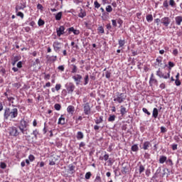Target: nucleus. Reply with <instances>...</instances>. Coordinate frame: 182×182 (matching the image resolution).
I'll list each match as a JSON object with an SVG mask.
<instances>
[{"label":"nucleus","instance_id":"obj_9","mask_svg":"<svg viewBox=\"0 0 182 182\" xmlns=\"http://www.w3.org/2000/svg\"><path fill=\"white\" fill-rule=\"evenodd\" d=\"M156 76L160 77V79H170V71H168L166 75H164L160 68H159L156 71Z\"/></svg>","mask_w":182,"mask_h":182},{"label":"nucleus","instance_id":"obj_42","mask_svg":"<svg viewBox=\"0 0 182 182\" xmlns=\"http://www.w3.org/2000/svg\"><path fill=\"white\" fill-rule=\"evenodd\" d=\"M54 109L59 112V110L62 109V106L60 105V104H55Z\"/></svg>","mask_w":182,"mask_h":182},{"label":"nucleus","instance_id":"obj_46","mask_svg":"<svg viewBox=\"0 0 182 182\" xmlns=\"http://www.w3.org/2000/svg\"><path fill=\"white\" fill-rule=\"evenodd\" d=\"M116 120V115H110L108 118V122H114Z\"/></svg>","mask_w":182,"mask_h":182},{"label":"nucleus","instance_id":"obj_29","mask_svg":"<svg viewBox=\"0 0 182 182\" xmlns=\"http://www.w3.org/2000/svg\"><path fill=\"white\" fill-rule=\"evenodd\" d=\"M86 16V11H85L82 9H80V12L78 14L79 18H85Z\"/></svg>","mask_w":182,"mask_h":182},{"label":"nucleus","instance_id":"obj_52","mask_svg":"<svg viewBox=\"0 0 182 182\" xmlns=\"http://www.w3.org/2000/svg\"><path fill=\"white\" fill-rule=\"evenodd\" d=\"M28 160L30 161H35V156H33V155H32V154H30L29 156H28Z\"/></svg>","mask_w":182,"mask_h":182},{"label":"nucleus","instance_id":"obj_2","mask_svg":"<svg viewBox=\"0 0 182 182\" xmlns=\"http://www.w3.org/2000/svg\"><path fill=\"white\" fill-rule=\"evenodd\" d=\"M21 134H28V129L29 128V123L23 118L19 122V125L17 127Z\"/></svg>","mask_w":182,"mask_h":182},{"label":"nucleus","instance_id":"obj_7","mask_svg":"<svg viewBox=\"0 0 182 182\" xmlns=\"http://www.w3.org/2000/svg\"><path fill=\"white\" fill-rule=\"evenodd\" d=\"M149 86L152 87V86H159V81L157 79H156V77H154V73H151L150 78H149Z\"/></svg>","mask_w":182,"mask_h":182},{"label":"nucleus","instance_id":"obj_41","mask_svg":"<svg viewBox=\"0 0 182 182\" xmlns=\"http://www.w3.org/2000/svg\"><path fill=\"white\" fill-rule=\"evenodd\" d=\"M13 87H15L16 89H19L22 85H21V82H15L12 84Z\"/></svg>","mask_w":182,"mask_h":182},{"label":"nucleus","instance_id":"obj_4","mask_svg":"<svg viewBox=\"0 0 182 182\" xmlns=\"http://www.w3.org/2000/svg\"><path fill=\"white\" fill-rule=\"evenodd\" d=\"M19 128L15 127V126H11L9 127L7 129V133H9V136L10 137H19L21 136V134H22L21 132H19Z\"/></svg>","mask_w":182,"mask_h":182},{"label":"nucleus","instance_id":"obj_61","mask_svg":"<svg viewBox=\"0 0 182 182\" xmlns=\"http://www.w3.org/2000/svg\"><path fill=\"white\" fill-rule=\"evenodd\" d=\"M178 146V145L177 144H173L171 145L172 150H173V151L177 150Z\"/></svg>","mask_w":182,"mask_h":182},{"label":"nucleus","instance_id":"obj_48","mask_svg":"<svg viewBox=\"0 0 182 182\" xmlns=\"http://www.w3.org/2000/svg\"><path fill=\"white\" fill-rule=\"evenodd\" d=\"M85 177L86 180H89L90 178V177H92V173L91 172H87L85 173Z\"/></svg>","mask_w":182,"mask_h":182},{"label":"nucleus","instance_id":"obj_21","mask_svg":"<svg viewBox=\"0 0 182 182\" xmlns=\"http://www.w3.org/2000/svg\"><path fill=\"white\" fill-rule=\"evenodd\" d=\"M164 163H167V156H160V157H159V164H164Z\"/></svg>","mask_w":182,"mask_h":182},{"label":"nucleus","instance_id":"obj_26","mask_svg":"<svg viewBox=\"0 0 182 182\" xmlns=\"http://www.w3.org/2000/svg\"><path fill=\"white\" fill-rule=\"evenodd\" d=\"M95 124H100V123H103V116L99 117V118H96L95 119Z\"/></svg>","mask_w":182,"mask_h":182},{"label":"nucleus","instance_id":"obj_51","mask_svg":"<svg viewBox=\"0 0 182 182\" xmlns=\"http://www.w3.org/2000/svg\"><path fill=\"white\" fill-rule=\"evenodd\" d=\"M97 31L100 32V33H105V28H103V26H100L97 28Z\"/></svg>","mask_w":182,"mask_h":182},{"label":"nucleus","instance_id":"obj_43","mask_svg":"<svg viewBox=\"0 0 182 182\" xmlns=\"http://www.w3.org/2000/svg\"><path fill=\"white\" fill-rule=\"evenodd\" d=\"M38 26H43L45 25V21H43L42 18H39L38 21Z\"/></svg>","mask_w":182,"mask_h":182},{"label":"nucleus","instance_id":"obj_64","mask_svg":"<svg viewBox=\"0 0 182 182\" xmlns=\"http://www.w3.org/2000/svg\"><path fill=\"white\" fill-rule=\"evenodd\" d=\"M45 80H49L50 79V74H46L44 76Z\"/></svg>","mask_w":182,"mask_h":182},{"label":"nucleus","instance_id":"obj_30","mask_svg":"<svg viewBox=\"0 0 182 182\" xmlns=\"http://www.w3.org/2000/svg\"><path fill=\"white\" fill-rule=\"evenodd\" d=\"M63 15V14L62 13V11L58 12L55 16V21H60V19H62Z\"/></svg>","mask_w":182,"mask_h":182},{"label":"nucleus","instance_id":"obj_27","mask_svg":"<svg viewBox=\"0 0 182 182\" xmlns=\"http://www.w3.org/2000/svg\"><path fill=\"white\" fill-rule=\"evenodd\" d=\"M145 170H146V168H144V165L140 164L139 166V169H138L139 173L141 174V173H144Z\"/></svg>","mask_w":182,"mask_h":182},{"label":"nucleus","instance_id":"obj_33","mask_svg":"<svg viewBox=\"0 0 182 182\" xmlns=\"http://www.w3.org/2000/svg\"><path fill=\"white\" fill-rule=\"evenodd\" d=\"M31 134H33V136H34V138L36 139H38V135L39 134V130H38L37 129H34L33 131V132L31 133Z\"/></svg>","mask_w":182,"mask_h":182},{"label":"nucleus","instance_id":"obj_39","mask_svg":"<svg viewBox=\"0 0 182 182\" xmlns=\"http://www.w3.org/2000/svg\"><path fill=\"white\" fill-rule=\"evenodd\" d=\"M146 18L147 22H149V23L153 22V15L148 14Z\"/></svg>","mask_w":182,"mask_h":182},{"label":"nucleus","instance_id":"obj_16","mask_svg":"<svg viewBox=\"0 0 182 182\" xmlns=\"http://www.w3.org/2000/svg\"><path fill=\"white\" fill-rule=\"evenodd\" d=\"M150 147H151V142H150L149 141H146L143 143L141 149L143 150H149Z\"/></svg>","mask_w":182,"mask_h":182},{"label":"nucleus","instance_id":"obj_45","mask_svg":"<svg viewBox=\"0 0 182 182\" xmlns=\"http://www.w3.org/2000/svg\"><path fill=\"white\" fill-rule=\"evenodd\" d=\"M94 6H95V9H99V8H100V4L97 1H95Z\"/></svg>","mask_w":182,"mask_h":182},{"label":"nucleus","instance_id":"obj_31","mask_svg":"<svg viewBox=\"0 0 182 182\" xmlns=\"http://www.w3.org/2000/svg\"><path fill=\"white\" fill-rule=\"evenodd\" d=\"M85 136L83 135V132H77V140H82Z\"/></svg>","mask_w":182,"mask_h":182},{"label":"nucleus","instance_id":"obj_22","mask_svg":"<svg viewBox=\"0 0 182 182\" xmlns=\"http://www.w3.org/2000/svg\"><path fill=\"white\" fill-rule=\"evenodd\" d=\"M70 73H77V66H76V65L75 64H72L70 65Z\"/></svg>","mask_w":182,"mask_h":182},{"label":"nucleus","instance_id":"obj_10","mask_svg":"<svg viewBox=\"0 0 182 182\" xmlns=\"http://www.w3.org/2000/svg\"><path fill=\"white\" fill-rule=\"evenodd\" d=\"M83 109H84V114L86 116H89L92 112V108H90V105L89 102H87L83 105Z\"/></svg>","mask_w":182,"mask_h":182},{"label":"nucleus","instance_id":"obj_5","mask_svg":"<svg viewBox=\"0 0 182 182\" xmlns=\"http://www.w3.org/2000/svg\"><path fill=\"white\" fill-rule=\"evenodd\" d=\"M53 48L55 53H60V50L63 49V43L59 42L58 41H54L53 43Z\"/></svg>","mask_w":182,"mask_h":182},{"label":"nucleus","instance_id":"obj_24","mask_svg":"<svg viewBox=\"0 0 182 182\" xmlns=\"http://www.w3.org/2000/svg\"><path fill=\"white\" fill-rule=\"evenodd\" d=\"M156 65H158V66H161V65H163V57L159 56L156 59Z\"/></svg>","mask_w":182,"mask_h":182},{"label":"nucleus","instance_id":"obj_53","mask_svg":"<svg viewBox=\"0 0 182 182\" xmlns=\"http://www.w3.org/2000/svg\"><path fill=\"white\" fill-rule=\"evenodd\" d=\"M145 174L146 177H150V174H151V171L150 169H146L145 171Z\"/></svg>","mask_w":182,"mask_h":182},{"label":"nucleus","instance_id":"obj_20","mask_svg":"<svg viewBox=\"0 0 182 182\" xmlns=\"http://www.w3.org/2000/svg\"><path fill=\"white\" fill-rule=\"evenodd\" d=\"M67 112L69 114H73L75 113V107L73 105H69L67 107Z\"/></svg>","mask_w":182,"mask_h":182},{"label":"nucleus","instance_id":"obj_32","mask_svg":"<svg viewBox=\"0 0 182 182\" xmlns=\"http://www.w3.org/2000/svg\"><path fill=\"white\" fill-rule=\"evenodd\" d=\"M132 151L136 152L139 150V145L137 144H135L132 146L131 147Z\"/></svg>","mask_w":182,"mask_h":182},{"label":"nucleus","instance_id":"obj_34","mask_svg":"<svg viewBox=\"0 0 182 182\" xmlns=\"http://www.w3.org/2000/svg\"><path fill=\"white\" fill-rule=\"evenodd\" d=\"M89 83V75L87 74L84 77V86H86Z\"/></svg>","mask_w":182,"mask_h":182},{"label":"nucleus","instance_id":"obj_38","mask_svg":"<svg viewBox=\"0 0 182 182\" xmlns=\"http://www.w3.org/2000/svg\"><path fill=\"white\" fill-rule=\"evenodd\" d=\"M95 182H102V177H100V173H97Z\"/></svg>","mask_w":182,"mask_h":182},{"label":"nucleus","instance_id":"obj_54","mask_svg":"<svg viewBox=\"0 0 182 182\" xmlns=\"http://www.w3.org/2000/svg\"><path fill=\"white\" fill-rule=\"evenodd\" d=\"M61 87H62V85H60V84H56L55 87V90L57 92H58V90H60Z\"/></svg>","mask_w":182,"mask_h":182},{"label":"nucleus","instance_id":"obj_63","mask_svg":"<svg viewBox=\"0 0 182 182\" xmlns=\"http://www.w3.org/2000/svg\"><path fill=\"white\" fill-rule=\"evenodd\" d=\"M37 9H39L40 11H43V6H42V4H38L37 5Z\"/></svg>","mask_w":182,"mask_h":182},{"label":"nucleus","instance_id":"obj_25","mask_svg":"<svg viewBox=\"0 0 182 182\" xmlns=\"http://www.w3.org/2000/svg\"><path fill=\"white\" fill-rule=\"evenodd\" d=\"M152 116L154 119H157V117H159V109H157V108H154Z\"/></svg>","mask_w":182,"mask_h":182},{"label":"nucleus","instance_id":"obj_15","mask_svg":"<svg viewBox=\"0 0 182 182\" xmlns=\"http://www.w3.org/2000/svg\"><path fill=\"white\" fill-rule=\"evenodd\" d=\"M46 59L48 62H50L51 63H54V62H56L58 60V56L56 55H47Z\"/></svg>","mask_w":182,"mask_h":182},{"label":"nucleus","instance_id":"obj_49","mask_svg":"<svg viewBox=\"0 0 182 182\" xmlns=\"http://www.w3.org/2000/svg\"><path fill=\"white\" fill-rule=\"evenodd\" d=\"M163 6L166 8V9H168V1L167 0L164 1Z\"/></svg>","mask_w":182,"mask_h":182},{"label":"nucleus","instance_id":"obj_56","mask_svg":"<svg viewBox=\"0 0 182 182\" xmlns=\"http://www.w3.org/2000/svg\"><path fill=\"white\" fill-rule=\"evenodd\" d=\"M159 87L161 90L166 89V83L165 82H162L159 85Z\"/></svg>","mask_w":182,"mask_h":182},{"label":"nucleus","instance_id":"obj_19","mask_svg":"<svg viewBox=\"0 0 182 182\" xmlns=\"http://www.w3.org/2000/svg\"><path fill=\"white\" fill-rule=\"evenodd\" d=\"M75 168H76V166L73 164H69L68 165V171L70 174H75Z\"/></svg>","mask_w":182,"mask_h":182},{"label":"nucleus","instance_id":"obj_1","mask_svg":"<svg viewBox=\"0 0 182 182\" xmlns=\"http://www.w3.org/2000/svg\"><path fill=\"white\" fill-rule=\"evenodd\" d=\"M18 108H9L6 107L4 109V122H6V120H11V122H16L15 119L18 117Z\"/></svg>","mask_w":182,"mask_h":182},{"label":"nucleus","instance_id":"obj_50","mask_svg":"<svg viewBox=\"0 0 182 182\" xmlns=\"http://www.w3.org/2000/svg\"><path fill=\"white\" fill-rule=\"evenodd\" d=\"M7 100L10 103L14 104V100H15V97H7Z\"/></svg>","mask_w":182,"mask_h":182},{"label":"nucleus","instance_id":"obj_8","mask_svg":"<svg viewBox=\"0 0 182 182\" xmlns=\"http://www.w3.org/2000/svg\"><path fill=\"white\" fill-rule=\"evenodd\" d=\"M72 79H73L75 85L77 86H79V85H80V83L82 82V79H83V77L80 74H75L72 76Z\"/></svg>","mask_w":182,"mask_h":182},{"label":"nucleus","instance_id":"obj_57","mask_svg":"<svg viewBox=\"0 0 182 182\" xmlns=\"http://www.w3.org/2000/svg\"><path fill=\"white\" fill-rule=\"evenodd\" d=\"M142 112H144V113H146V114H147L148 116H150V114H151L150 112H149V110H147V108H143Z\"/></svg>","mask_w":182,"mask_h":182},{"label":"nucleus","instance_id":"obj_37","mask_svg":"<svg viewBox=\"0 0 182 182\" xmlns=\"http://www.w3.org/2000/svg\"><path fill=\"white\" fill-rule=\"evenodd\" d=\"M105 11L107 12H108L109 14H110V12H113V8L112 7V6L108 5V6H106Z\"/></svg>","mask_w":182,"mask_h":182},{"label":"nucleus","instance_id":"obj_17","mask_svg":"<svg viewBox=\"0 0 182 182\" xmlns=\"http://www.w3.org/2000/svg\"><path fill=\"white\" fill-rule=\"evenodd\" d=\"M67 31L69 34H70L71 32H73V33H74L75 35H79L80 33V31L79 30L75 29L74 27H70L68 28Z\"/></svg>","mask_w":182,"mask_h":182},{"label":"nucleus","instance_id":"obj_12","mask_svg":"<svg viewBox=\"0 0 182 182\" xmlns=\"http://www.w3.org/2000/svg\"><path fill=\"white\" fill-rule=\"evenodd\" d=\"M161 22L163 24L164 26H168L170 25V23L171 22V20L168 17H163L161 19Z\"/></svg>","mask_w":182,"mask_h":182},{"label":"nucleus","instance_id":"obj_59","mask_svg":"<svg viewBox=\"0 0 182 182\" xmlns=\"http://www.w3.org/2000/svg\"><path fill=\"white\" fill-rule=\"evenodd\" d=\"M0 167L1 168H3V169L6 168V164H5L4 162H1Z\"/></svg>","mask_w":182,"mask_h":182},{"label":"nucleus","instance_id":"obj_35","mask_svg":"<svg viewBox=\"0 0 182 182\" xmlns=\"http://www.w3.org/2000/svg\"><path fill=\"white\" fill-rule=\"evenodd\" d=\"M107 163V166H113L114 163V159L112 158H108Z\"/></svg>","mask_w":182,"mask_h":182},{"label":"nucleus","instance_id":"obj_3","mask_svg":"<svg viewBox=\"0 0 182 182\" xmlns=\"http://www.w3.org/2000/svg\"><path fill=\"white\" fill-rule=\"evenodd\" d=\"M127 99V94L125 92H116L115 96L113 97V100L115 103L122 105L124 100Z\"/></svg>","mask_w":182,"mask_h":182},{"label":"nucleus","instance_id":"obj_60","mask_svg":"<svg viewBox=\"0 0 182 182\" xmlns=\"http://www.w3.org/2000/svg\"><path fill=\"white\" fill-rule=\"evenodd\" d=\"M175 85H176V86H181V81H180V80H175Z\"/></svg>","mask_w":182,"mask_h":182},{"label":"nucleus","instance_id":"obj_6","mask_svg":"<svg viewBox=\"0 0 182 182\" xmlns=\"http://www.w3.org/2000/svg\"><path fill=\"white\" fill-rule=\"evenodd\" d=\"M75 87H76L75 86V84H73V82H69L65 85V89L68 95H72V93H73V92L75 91Z\"/></svg>","mask_w":182,"mask_h":182},{"label":"nucleus","instance_id":"obj_62","mask_svg":"<svg viewBox=\"0 0 182 182\" xmlns=\"http://www.w3.org/2000/svg\"><path fill=\"white\" fill-rule=\"evenodd\" d=\"M169 5L171 6H176V1H174V0H170L169 1Z\"/></svg>","mask_w":182,"mask_h":182},{"label":"nucleus","instance_id":"obj_55","mask_svg":"<svg viewBox=\"0 0 182 182\" xmlns=\"http://www.w3.org/2000/svg\"><path fill=\"white\" fill-rule=\"evenodd\" d=\"M166 164H168L169 166H173L174 164L173 163V160H171V159H168L166 161Z\"/></svg>","mask_w":182,"mask_h":182},{"label":"nucleus","instance_id":"obj_58","mask_svg":"<svg viewBox=\"0 0 182 182\" xmlns=\"http://www.w3.org/2000/svg\"><path fill=\"white\" fill-rule=\"evenodd\" d=\"M58 70H60V72H64L65 71V65H60L58 67Z\"/></svg>","mask_w":182,"mask_h":182},{"label":"nucleus","instance_id":"obj_28","mask_svg":"<svg viewBox=\"0 0 182 182\" xmlns=\"http://www.w3.org/2000/svg\"><path fill=\"white\" fill-rule=\"evenodd\" d=\"M125 113H127V110H126V107H123V105L120 106V114L122 116H124Z\"/></svg>","mask_w":182,"mask_h":182},{"label":"nucleus","instance_id":"obj_18","mask_svg":"<svg viewBox=\"0 0 182 182\" xmlns=\"http://www.w3.org/2000/svg\"><path fill=\"white\" fill-rule=\"evenodd\" d=\"M182 23V16L175 17V23L177 26H181Z\"/></svg>","mask_w":182,"mask_h":182},{"label":"nucleus","instance_id":"obj_14","mask_svg":"<svg viewBox=\"0 0 182 182\" xmlns=\"http://www.w3.org/2000/svg\"><path fill=\"white\" fill-rule=\"evenodd\" d=\"M58 124H60L61 126L66 124V118H65L64 114L60 115V118L58 119Z\"/></svg>","mask_w":182,"mask_h":182},{"label":"nucleus","instance_id":"obj_40","mask_svg":"<svg viewBox=\"0 0 182 182\" xmlns=\"http://www.w3.org/2000/svg\"><path fill=\"white\" fill-rule=\"evenodd\" d=\"M168 68L169 69V72L170 70H171L172 68H174V66H176V65L174 64V63L171 62V61H169L168 63Z\"/></svg>","mask_w":182,"mask_h":182},{"label":"nucleus","instance_id":"obj_11","mask_svg":"<svg viewBox=\"0 0 182 182\" xmlns=\"http://www.w3.org/2000/svg\"><path fill=\"white\" fill-rule=\"evenodd\" d=\"M65 26H60V27L56 28L57 36L60 38L62 35H65Z\"/></svg>","mask_w":182,"mask_h":182},{"label":"nucleus","instance_id":"obj_23","mask_svg":"<svg viewBox=\"0 0 182 182\" xmlns=\"http://www.w3.org/2000/svg\"><path fill=\"white\" fill-rule=\"evenodd\" d=\"M105 155L103 156H100V160H102V161H107L109 159V154H107V152H105Z\"/></svg>","mask_w":182,"mask_h":182},{"label":"nucleus","instance_id":"obj_36","mask_svg":"<svg viewBox=\"0 0 182 182\" xmlns=\"http://www.w3.org/2000/svg\"><path fill=\"white\" fill-rule=\"evenodd\" d=\"M118 43H119V48H123V46H124V44L126 43V41L119 40Z\"/></svg>","mask_w":182,"mask_h":182},{"label":"nucleus","instance_id":"obj_13","mask_svg":"<svg viewBox=\"0 0 182 182\" xmlns=\"http://www.w3.org/2000/svg\"><path fill=\"white\" fill-rule=\"evenodd\" d=\"M26 8V2L22 1L18 5L16 6V12H18V11H22Z\"/></svg>","mask_w":182,"mask_h":182},{"label":"nucleus","instance_id":"obj_44","mask_svg":"<svg viewBox=\"0 0 182 182\" xmlns=\"http://www.w3.org/2000/svg\"><path fill=\"white\" fill-rule=\"evenodd\" d=\"M16 13V16H19L21 19H23L25 15L23 14V13H22L21 11H17Z\"/></svg>","mask_w":182,"mask_h":182},{"label":"nucleus","instance_id":"obj_47","mask_svg":"<svg viewBox=\"0 0 182 182\" xmlns=\"http://www.w3.org/2000/svg\"><path fill=\"white\" fill-rule=\"evenodd\" d=\"M111 77H112V73L110 71H106L105 77L107 79H110Z\"/></svg>","mask_w":182,"mask_h":182}]
</instances>
